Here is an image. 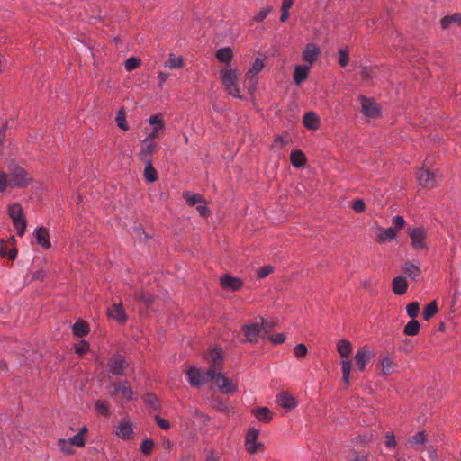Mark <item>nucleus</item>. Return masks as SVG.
I'll use <instances>...</instances> for the list:
<instances>
[{
  "instance_id": "obj_1",
  "label": "nucleus",
  "mask_w": 461,
  "mask_h": 461,
  "mask_svg": "<svg viewBox=\"0 0 461 461\" xmlns=\"http://www.w3.org/2000/svg\"><path fill=\"white\" fill-rule=\"evenodd\" d=\"M211 365L207 375L212 379V384L217 386L222 393H234L238 391L236 384L232 383L222 373L223 352L221 348H214L210 352Z\"/></svg>"
},
{
  "instance_id": "obj_2",
  "label": "nucleus",
  "mask_w": 461,
  "mask_h": 461,
  "mask_svg": "<svg viewBox=\"0 0 461 461\" xmlns=\"http://www.w3.org/2000/svg\"><path fill=\"white\" fill-rule=\"evenodd\" d=\"M337 350L341 357L342 380L346 386L350 384L352 345L347 339H340L337 344Z\"/></svg>"
},
{
  "instance_id": "obj_3",
  "label": "nucleus",
  "mask_w": 461,
  "mask_h": 461,
  "mask_svg": "<svg viewBox=\"0 0 461 461\" xmlns=\"http://www.w3.org/2000/svg\"><path fill=\"white\" fill-rule=\"evenodd\" d=\"M220 77L225 91L229 95L243 100L244 96L241 95L240 87L238 84V70L230 67L225 68L220 72Z\"/></svg>"
},
{
  "instance_id": "obj_4",
  "label": "nucleus",
  "mask_w": 461,
  "mask_h": 461,
  "mask_svg": "<svg viewBox=\"0 0 461 461\" xmlns=\"http://www.w3.org/2000/svg\"><path fill=\"white\" fill-rule=\"evenodd\" d=\"M8 176L10 187H25L31 182L27 171L14 162L8 165Z\"/></svg>"
},
{
  "instance_id": "obj_5",
  "label": "nucleus",
  "mask_w": 461,
  "mask_h": 461,
  "mask_svg": "<svg viewBox=\"0 0 461 461\" xmlns=\"http://www.w3.org/2000/svg\"><path fill=\"white\" fill-rule=\"evenodd\" d=\"M8 215L11 218L17 234L22 237L26 230V221L20 203H14L8 207Z\"/></svg>"
},
{
  "instance_id": "obj_6",
  "label": "nucleus",
  "mask_w": 461,
  "mask_h": 461,
  "mask_svg": "<svg viewBox=\"0 0 461 461\" xmlns=\"http://www.w3.org/2000/svg\"><path fill=\"white\" fill-rule=\"evenodd\" d=\"M407 232L411 239V246L414 250L421 251L428 249V246L426 243L427 234L423 228H409Z\"/></svg>"
},
{
  "instance_id": "obj_7",
  "label": "nucleus",
  "mask_w": 461,
  "mask_h": 461,
  "mask_svg": "<svg viewBox=\"0 0 461 461\" xmlns=\"http://www.w3.org/2000/svg\"><path fill=\"white\" fill-rule=\"evenodd\" d=\"M259 429L249 428L245 435V447L249 454H256L264 449V444L258 441Z\"/></svg>"
},
{
  "instance_id": "obj_8",
  "label": "nucleus",
  "mask_w": 461,
  "mask_h": 461,
  "mask_svg": "<svg viewBox=\"0 0 461 461\" xmlns=\"http://www.w3.org/2000/svg\"><path fill=\"white\" fill-rule=\"evenodd\" d=\"M440 178L441 176L432 172L428 167L420 168L417 175V180L419 181L420 185L425 188L435 187Z\"/></svg>"
},
{
  "instance_id": "obj_9",
  "label": "nucleus",
  "mask_w": 461,
  "mask_h": 461,
  "mask_svg": "<svg viewBox=\"0 0 461 461\" xmlns=\"http://www.w3.org/2000/svg\"><path fill=\"white\" fill-rule=\"evenodd\" d=\"M107 390L109 391L111 396H115L121 393L122 398L125 401H130L132 399L133 392L127 381H124L120 384H116L115 383L112 382L107 386Z\"/></svg>"
},
{
  "instance_id": "obj_10",
  "label": "nucleus",
  "mask_w": 461,
  "mask_h": 461,
  "mask_svg": "<svg viewBox=\"0 0 461 461\" xmlns=\"http://www.w3.org/2000/svg\"><path fill=\"white\" fill-rule=\"evenodd\" d=\"M375 353L367 345L360 348L355 355V361L358 370L363 372L366 369V365L373 357H375Z\"/></svg>"
},
{
  "instance_id": "obj_11",
  "label": "nucleus",
  "mask_w": 461,
  "mask_h": 461,
  "mask_svg": "<svg viewBox=\"0 0 461 461\" xmlns=\"http://www.w3.org/2000/svg\"><path fill=\"white\" fill-rule=\"evenodd\" d=\"M115 434L123 440H131L134 438V424L128 419H122L119 422Z\"/></svg>"
},
{
  "instance_id": "obj_12",
  "label": "nucleus",
  "mask_w": 461,
  "mask_h": 461,
  "mask_svg": "<svg viewBox=\"0 0 461 461\" xmlns=\"http://www.w3.org/2000/svg\"><path fill=\"white\" fill-rule=\"evenodd\" d=\"M361 111L368 118H377L380 115V108L378 104L371 98L360 95Z\"/></svg>"
},
{
  "instance_id": "obj_13",
  "label": "nucleus",
  "mask_w": 461,
  "mask_h": 461,
  "mask_svg": "<svg viewBox=\"0 0 461 461\" xmlns=\"http://www.w3.org/2000/svg\"><path fill=\"white\" fill-rule=\"evenodd\" d=\"M186 376L191 386L197 387L205 384L206 376L208 375L207 373L202 369L190 367L186 371Z\"/></svg>"
},
{
  "instance_id": "obj_14",
  "label": "nucleus",
  "mask_w": 461,
  "mask_h": 461,
  "mask_svg": "<svg viewBox=\"0 0 461 461\" xmlns=\"http://www.w3.org/2000/svg\"><path fill=\"white\" fill-rule=\"evenodd\" d=\"M106 313L110 319L116 321L120 324H124L128 320V315L122 303H114L112 307L107 308Z\"/></svg>"
},
{
  "instance_id": "obj_15",
  "label": "nucleus",
  "mask_w": 461,
  "mask_h": 461,
  "mask_svg": "<svg viewBox=\"0 0 461 461\" xmlns=\"http://www.w3.org/2000/svg\"><path fill=\"white\" fill-rule=\"evenodd\" d=\"M262 324L249 323L242 327V332L246 338V341L249 343H256L260 335Z\"/></svg>"
},
{
  "instance_id": "obj_16",
  "label": "nucleus",
  "mask_w": 461,
  "mask_h": 461,
  "mask_svg": "<svg viewBox=\"0 0 461 461\" xmlns=\"http://www.w3.org/2000/svg\"><path fill=\"white\" fill-rule=\"evenodd\" d=\"M220 283L223 289L230 291H238L243 285V281L240 278L232 276L230 274H224L221 277Z\"/></svg>"
},
{
  "instance_id": "obj_17",
  "label": "nucleus",
  "mask_w": 461,
  "mask_h": 461,
  "mask_svg": "<svg viewBox=\"0 0 461 461\" xmlns=\"http://www.w3.org/2000/svg\"><path fill=\"white\" fill-rule=\"evenodd\" d=\"M321 53L320 48L314 43H308L302 54L303 60L307 63L308 66L312 65L316 61Z\"/></svg>"
},
{
  "instance_id": "obj_18",
  "label": "nucleus",
  "mask_w": 461,
  "mask_h": 461,
  "mask_svg": "<svg viewBox=\"0 0 461 461\" xmlns=\"http://www.w3.org/2000/svg\"><path fill=\"white\" fill-rule=\"evenodd\" d=\"M108 368L113 375H122L126 368L125 358L122 355H114L108 361Z\"/></svg>"
},
{
  "instance_id": "obj_19",
  "label": "nucleus",
  "mask_w": 461,
  "mask_h": 461,
  "mask_svg": "<svg viewBox=\"0 0 461 461\" xmlns=\"http://www.w3.org/2000/svg\"><path fill=\"white\" fill-rule=\"evenodd\" d=\"M144 146L141 147L138 156L143 162L152 161V155L156 149V144L151 139L146 138L143 140Z\"/></svg>"
},
{
  "instance_id": "obj_20",
  "label": "nucleus",
  "mask_w": 461,
  "mask_h": 461,
  "mask_svg": "<svg viewBox=\"0 0 461 461\" xmlns=\"http://www.w3.org/2000/svg\"><path fill=\"white\" fill-rule=\"evenodd\" d=\"M263 68L264 60L261 58H257L252 63L251 67L249 68L246 77L249 79L250 88L255 87L257 81L255 80L254 77L263 69Z\"/></svg>"
},
{
  "instance_id": "obj_21",
  "label": "nucleus",
  "mask_w": 461,
  "mask_h": 461,
  "mask_svg": "<svg viewBox=\"0 0 461 461\" xmlns=\"http://www.w3.org/2000/svg\"><path fill=\"white\" fill-rule=\"evenodd\" d=\"M149 123L150 125H154V128L147 138L153 140L158 137L159 131L165 128V122L161 115L156 114L150 116V118L149 119Z\"/></svg>"
},
{
  "instance_id": "obj_22",
  "label": "nucleus",
  "mask_w": 461,
  "mask_h": 461,
  "mask_svg": "<svg viewBox=\"0 0 461 461\" xmlns=\"http://www.w3.org/2000/svg\"><path fill=\"white\" fill-rule=\"evenodd\" d=\"M277 402L282 408L286 409L287 411H291L297 406L296 399L287 393L279 394Z\"/></svg>"
},
{
  "instance_id": "obj_23",
  "label": "nucleus",
  "mask_w": 461,
  "mask_h": 461,
  "mask_svg": "<svg viewBox=\"0 0 461 461\" xmlns=\"http://www.w3.org/2000/svg\"><path fill=\"white\" fill-rule=\"evenodd\" d=\"M311 67L296 65L294 72V80L296 85H301L308 77Z\"/></svg>"
},
{
  "instance_id": "obj_24",
  "label": "nucleus",
  "mask_w": 461,
  "mask_h": 461,
  "mask_svg": "<svg viewBox=\"0 0 461 461\" xmlns=\"http://www.w3.org/2000/svg\"><path fill=\"white\" fill-rule=\"evenodd\" d=\"M37 243L44 249H50L51 243L50 240L49 231L47 229L41 227L35 230Z\"/></svg>"
},
{
  "instance_id": "obj_25",
  "label": "nucleus",
  "mask_w": 461,
  "mask_h": 461,
  "mask_svg": "<svg viewBox=\"0 0 461 461\" xmlns=\"http://www.w3.org/2000/svg\"><path fill=\"white\" fill-rule=\"evenodd\" d=\"M397 235V230L393 227H389L386 229H379V233L377 235L376 240L379 243H384L386 241L393 240Z\"/></svg>"
},
{
  "instance_id": "obj_26",
  "label": "nucleus",
  "mask_w": 461,
  "mask_h": 461,
  "mask_svg": "<svg viewBox=\"0 0 461 461\" xmlns=\"http://www.w3.org/2000/svg\"><path fill=\"white\" fill-rule=\"evenodd\" d=\"M408 289L406 278L403 276H397L393 280V291L397 295H402Z\"/></svg>"
},
{
  "instance_id": "obj_27",
  "label": "nucleus",
  "mask_w": 461,
  "mask_h": 461,
  "mask_svg": "<svg viewBox=\"0 0 461 461\" xmlns=\"http://www.w3.org/2000/svg\"><path fill=\"white\" fill-rule=\"evenodd\" d=\"M72 331L76 337L82 338L89 333V328L86 321L78 320L72 326Z\"/></svg>"
},
{
  "instance_id": "obj_28",
  "label": "nucleus",
  "mask_w": 461,
  "mask_h": 461,
  "mask_svg": "<svg viewBox=\"0 0 461 461\" xmlns=\"http://www.w3.org/2000/svg\"><path fill=\"white\" fill-rule=\"evenodd\" d=\"M304 126L311 130H316L320 124L319 117L313 113H306L303 116Z\"/></svg>"
},
{
  "instance_id": "obj_29",
  "label": "nucleus",
  "mask_w": 461,
  "mask_h": 461,
  "mask_svg": "<svg viewBox=\"0 0 461 461\" xmlns=\"http://www.w3.org/2000/svg\"><path fill=\"white\" fill-rule=\"evenodd\" d=\"M403 271L413 280H417L421 276V270L420 267L411 262H406L403 265Z\"/></svg>"
},
{
  "instance_id": "obj_30",
  "label": "nucleus",
  "mask_w": 461,
  "mask_h": 461,
  "mask_svg": "<svg viewBox=\"0 0 461 461\" xmlns=\"http://www.w3.org/2000/svg\"><path fill=\"white\" fill-rule=\"evenodd\" d=\"M428 441V438L425 430L418 431L411 439L406 442V445L410 444L416 448L423 446Z\"/></svg>"
},
{
  "instance_id": "obj_31",
  "label": "nucleus",
  "mask_w": 461,
  "mask_h": 461,
  "mask_svg": "<svg viewBox=\"0 0 461 461\" xmlns=\"http://www.w3.org/2000/svg\"><path fill=\"white\" fill-rule=\"evenodd\" d=\"M184 66V59L182 56H176L174 53L168 55L167 60L165 62V67L171 69L181 68Z\"/></svg>"
},
{
  "instance_id": "obj_32",
  "label": "nucleus",
  "mask_w": 461,
  "mask_h": 461,
  "mask_svg": "<svg viewBox=\"0 0 461 461\" xmlns=\"http://www.w3.org/2000/svg\"><path fill=\"white\" fill-rule=\"evenodd\" d=\"M290 160L294 167H302L306 163L305 155L301 150H294L290 154Z\"/></svg>"
},
{
  "instance_id": "obj_33",
  "label": "nucleus",
  "mask_w": 461,
  "mask_h": 461,
  "mask_svg": "<svg viewBox=\"0 0 461 461\" xmlns=\"http://www.w3.org/2000/svg\"><path fill=\"white\" fill-rule=\"evenodd\" d=\"M254 416L260 421L268 422L272 420V415L268 408L261 407L252 411Z\"/></svg>"
},
{
  "instance_id": "obj_34",
  "label": "nucleus",
  "mask_w": 461,
  "mask_h": 461,
  "mask_svg": "<svg viewBox=\"0 0 461 461\" xmlns=\"http://www.w3.org/2000/svg\"><path fill=\"white\" fill-rule=\"evenodd\" d=\"M145 163L144 168V177L147 182L152 183L158 179V173L154 167L152 166V161H147Z\"/></svg>"
},
{
  "instance_id": "obj_35",
  "label": "nucleus",
  "mask_w": 461,
  "mask_h": 461,
  "mask_svg": "<svg viewBox=\"0 0 461 461\" xmlns=\"http://www.w3.org/2000/svg\"><path fill=\"white\" fill-rule=\"evenodd\" d=\"M215 56L219 61L229 63L232 60L233 53L230 48H221L216 51Z\"/></svg>"
},
{
  "instance_id": "obj_36",
  "label": "nucleus",
  "mask_w": 461,
  "mask_h": 461,
  "mask_svg": "<svg viewBox=\"0 0 461 461\" xmlns=\"http://www.w3.org/2000/svg\"><path fill=\"white\" fill-rule=\"evenodd\" d=\"M183 196L185 199L186 203L190 206H194L196 204L205 203V200L203 199V197L199 194H192L190 192H185Z\"/></svg>"
},
{
  "instance_id": "obj_37",
  "label": "nucleus",
  "mask_w": 461,
  "mask_h": 461,
  "mask_svg": "<svg viewBox=\"0 0 461 461\" xmlns=\"http://www.w3.org/2000/svg\"><path fill=\"white\" fill-rule=\"evenodd\" d=\"M452 23L461 24V14H460L456 13L452 15H447V16L443 17L440 21V24L443 29L449 28Z\"/></svg>"
},
{
  "instance_id": "obj_38",
  "label": "nucleus",
  "mask_w": 461,
  "mask_h": 461,
  "mask_svg": "<svg viewBox=\"0 0 461 461\" xmlns=\"http://www.w3.org/2000/svg\"><path fill=\"white\" fill-rule=\"evenodd\" d=\"M420 323L416 320L410 321L403 329V333L407 336H416L420 331Z\"/></svg>"
},
{
  "instance_id": "obj_39",
  "label": "nucleus",
  "mask_w": 461,
  "mask_h": 461,
  "mask_svg": "<svg viewBox=\"0 0 461 461\" xmlns=\"http://www.w3.org/2000/svg\"><path fill=\"white\" fill-rule=\"evenodd\" d=\"M379 366H380V373L383 375H389L393 373V370H392L393 362L387 356L381 358V360L379 362Z\"/></svg>"
},
{
  "instance_id": "obj_40",
  "label": "nucleus",
  "mask_w": 461,
  "mask_h": 461,
  "mask_svg": "<svg viewBox=\"0 0 461 461\" xmlns=\"http://www.w3.org/2000/svg\"><path fill=\"white\" fill-rule=\"evenodd\" d=\"M438 304L436 301L428 303L423 310V318L425 321L430 320L438 312Z\"/></svg>"
},
{
  "instance_id": "obj_41",
  "label": "nucleus",
  "mask_w": 461,
  "mask_h": 461,
  "mask_svg": "<svg viewBox=\"0 0 461 461\" xmlns=\"http://www.w3.org/2000/svg\"><path fill=\"white\" fill-rule=\"evenodd\" d=\"M58 446L60 451L64 454L72 455L75 452L73 446L68 439L59 438L58 440Z\"/></svg>"
},
{
  "instance_id": "obj_42",
  "label": "nucleus",
  "mask_w": 461,
  "mask_h": 461,
  "mask_svg": "<svg viewBox=\"0 0 461 461\" xmlns=\"http://www.w3.org/2000/svg\"><path fill=\"white\" fill-rule=\"evenodd\" d=\"M154 449V441L151 438L144 439L140 444L141 453L145 456H149Z\"/></svg>"
},
{
  "instance_id": "obj_43",
  "label": "nucleus",
  "mask_w": 461,
  "mask_h": 461,
  "mask_svg": "<svg viewBox=\"0 0 461 461\" xmlns=\"http://www.w3.org/2000/svg\"><path fill=\"white\" fill-rule=\"evenodd\" d=\"M141 64L140 59L137 57H130L125 60V69L127 71H131L133 69L138 68Z\"/></svg>"
},
{
  "instance_id": "obj_44",
  "label": "nucleus",
  "mask_w": 461,
  "mask_h": 461,
  "mask_svg": "<svg viewBox=\"0 0 461 461\" xmlns=\"http://www.w3.org/2000/svg\"><path fill=\"white\" fill-rule=\"evenodd\" d=\"M349 61L348 50L347 48H341L339 50V64L341 68L348 66Z\"/></svg>"
},
{
  "instance_id": "obj_45",
  "label": "nucleus",
  "mask_w": 461,
  "mask_h": 461,
  "mask_svg": "<svg viewBox=\"0 0 461 461\" xmlns=\"http://www.w3.org/2000/svg\"><path fill=\"white\" fill-rule=\"evenodd\" d=\"M407 314L414 320L420 312V304L418 302H411L406 307Z\"/></svg>"
},
{
  "instance_id": "obj_46",
  "label": "nucleus",
  "mask_w": 461,
  "mask_h": 461,
  "mask_svg": "<svg viewBox=\"0 0 461 461\" xmlns=\"http://www.w3.org/2000/svg\"><path fill=\"white\" fill-rule=\"evenodd\" d=\"M95 410L103 416H107L109 413L107 402L102 400L95 402Z\"/></svg>"
},
{
  "instance_id": "obj_47",
  "label": "nucleus",
  "mask_w": 461,
  "mask_h": 461,
  "mask_svg": "<svg viewBox=\"0 0 461 461\" xmlns=\"http://www.w3.org/2000/svg\"><path fill=\"white\" fill-rule=\"evenodd\" d=\"M273 8L272 6H267L262 8L255 16L254 21L256 23H261L264 21L267 15L272 12Z\"/></svg>"
},
{
  "instance_id": "obj_48",
  "label": "nucleus",
  "mask_w": 461,
  "mask_h": 461,
  "mask_svg": "<svg viewBox=\"0 0 461 461\" xmlns=\"http://www.w3.org/2000/svg\"><path fill=\"white\" fill-rule=\"evenodd\" d=\"M307 352V347L303 343H299L294 348V354L297 358L304 357Z\"/></svg>"
},
{
  "instance_id": "obj_49",
  "label": "nucleus",
  "mask_w": 461,
  "mask_h": 461,
  "mask_svg": "<svg viewBox=\"0 0 461 461\" xmlns=\"http://www.w3.org/2000/svg\"><path fill=\"white\" fill-rule=\"evenodd\" d=\"M274 271V267L270 265H266L260 267L257 271V276L258 278H266Z\"/></svg>"
},
{
  "instance_id": "obj_50",
  "label": "nucleus",
  "mask_w": 461,
  "mask_h": 461,
  "mask_svg": "<svg viewBox=\"0 0 461 461\" xmlns=\"http://www.w3.org/2000/svg\"><path fill=\"white\" fill-rule=\"evenodd\" d=\"M116 122H117V124H118L119 128H121L123 131H128L129 127H128V124L126 122V117H125V114H124L123 111L121 110L118 113V115L116 117Z\"/></svg>"
},
{
  "instance_id": "obj_51",
  "label": "nucleus",
  "mask_w": 461,
  "mask_h": 461,
  "mask_svg": "<svg viewBox=\"0 0 461 461\" xmlns=\"http://www.w3.org/2000/svg\"><path fill=\"white\" fill-rule=\"evenodd\" d=\"M9 176L0 170V193H4L9 186Z\"/></svg>"
},
{
  "instance_id": "obj_52",
  "label": "nucleus",
  "mask_w": 461,
  "mask_h": 461,
  "mask_svg": "<svg viewBox=\"0 0 461 461\" xmlns=\"http://www.w3.org/2000/svg\"><path fill=\"white\" fill-rule=\"evenodd\" d=\"M68 441L72 444V446H76L77 447H83L86 444V439L83 438L80 435H74L73 437L68 438Z\"/></svg>"
},
{
  "instance_id": "obj_53",
  "label": "nucleus",
  "mask_w": 461,
  "mask_h": 461,
  "mask_svg": "<svg viewBox=\"0 0 461 461\" xmlns=\"http://www.w3.org/2000/svg\"><path fill=\"white\" fill-rule=\"evenodd\" d=\"M155 420H156V423L158 424V426L161 429H164V430H167L169 429L170 428V423L167 420L158 416V415H156L155 416Z\"/></svg>"
},
{
  "instance_id": "obj_54",
  "label": "nucleus",
  "mask_w": 461,
  "mask_h": 461,
  "mask_svg": "<svg viewBox=\"0 0 461 461\" xmlns=\"http://www.w3.org/2000/svg\"><path fill=\"white\" fill-rule=\"evenodd\" d=\"M75 350L79 355H84L89 350V343L82 340L79 344L75 347Z\"/></svg>"
},
{
  "instance_id": "obj_55",
  "label": "nucleus",
  "mask_w": 461,
  "mask_h": 461,
  "mask_svg": "<svg viewBox=\"0 0 461 461\" xmlns=\"http://www.w3.org/2000/svg\"><path fill=\"white\" fill-rule=\"evenodd\" d=\"M268 339L273 344L277 345L284 343L286 339V336L285 335V333H276L275 335L270 336Z\"/></svg>"
},
{
  "instance_id": "obj_56",
  "label": "nucleus",
  "mask_w": 461,
  "mask_h": 461,
  "mask_svg": "<svg viewBox=\"0 0 461 461\" xmlns=\"http://www.w3.org/2000/svg\"><path fill=\"white\" fill-rule=\"evenodd\" d=\"M352 208L357 212H363L366 210V204L362 199H357L353 202Z\"/></svg>"
},
{
  "instance_id": "obj_57",
  "label": "nucleus",
  "mask_w": 461,
  "mask_h": 461,
  "mask_svg": "<svg viewBox=\"0 0 461 461\" xmlns=\"http://www.w3.org/2000/svg\"><path fill=\"white\" fill-rule=\"evenodd\" d=\"M169 78V73L164 71H158V87L162 88L164 86L165 82Z\"/></svg>"
},
{
  "instance_id": "obj_58",
  "label": "nucleus",
  "mask_w": 461,
  "mask_h": 461,
  "mask_svg": "<svg viewBox=\"0 0 461 461\" xmlns=\"http://www.w3.org/2000/svg\"><path fill=\"white\" fill-rule=\"evenodd\" d=\"M386 440H385V446L388 448H393L396 445L395 437L393 432H387L385 435Z\"/></svg>"
},
{
  "instance_id": "obj_59",
  "label": "nucleus",
  "mask_w": 461,
  "mask_h": 461,
  "mask_svg": "<svg viewBox=\"0 0 461 461\" xmlns=\"http://www.w3.org/2000/svg\"><path fill=\"white\" fill-rule=\"evenodd\" d=\"M393 223L394 224L395 229L397 230H402L405 226L404 218L402 216H400V215H397V216L393 217Z\"/></svg>"
},
{
  "instance_id": "obj_60",
  "label": "nucleus",
  "mask_w": 461,
  "mask_h": 461,
  "mask_svg": "<svg viewBox=\"0 0 461 461\" xmlns=\"http://www.w3.org/2000/svg\"><path fill=\"white\" fill-rule=\"evenodd\" d=\"M147 402L153 409H157L158 407V398L153 394H148Z\"/></svg>"
},
{
  "instance_id": "obj_61",
  "label": "nucleus",
  "mask_w": 461,
  "mask_h": 461,
  "mask_svg": "<svg viewBox=\"0 0 461 461\" xmlns=\"http://www.w3.org/2000/svg\"><path fill=\"white\" fill-rule=\"evenodd\" d=\"M197 211L203 217H206L210 214V209L206 205H198Z\"/></svg>"
},
{
  "instance_id": "obj_62",
  "label": "nucleus",
  "mask_w": 461,
  "mask_h": 461,
  "mask_svg": "<svg viewBox=\"0 0 461 461\" xmlns=\"http://www.w3.org/2000/svg\"><path fill=\"white\" fill-rule=\"evenodd\" d=\"M368 456L367 454H357L354 458L350 461H367Z\"/></svg>"
},
{
  "instance_id": "obj_63",
  "label": "nucleus",
  "mask_w": 461,
  "mask_h": 461,
  "mask_svg": "<svg viewBox=\"0 0 461 461\" xmlns=\"http://www.w3.org/2000/svg\"><path fill=\"white\" fill-rule=\"evenodd\" d=\"M294 1L292 0H283L281 10L289 11L291 6L293 5Z\"/></svg>"
},
{
  "instance_id": "obj_64",
  "label": "nucleus",
  "mask_w": 461,
  "mask_h": 461,
  "mask_svg": "<svg viewBox=\"0 0 461 461\" xmlns=\"http://www.w3.org/2000/svg\"><path fill=\"white\" fill-rule=\"evenodd\" d=\"M6 257H8L10 260H14L17 257V249L14 248L11 249L10 250H8Z\"/></svg>"
}]
</instances>
